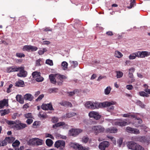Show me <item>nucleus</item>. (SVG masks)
Masks as SVG:
<instances>
[{"label":"nucleus","mask_w":150,"mask_h":150,"mask_svg":"<svg viewBox=\"0 0 150 150\" xmlns=\"http://www.w3.org/2000/svg\"><path fill=\"white\" fill-rule=\"evenodd\" d=\"M116 102L111 101H105L103 103H98V102L93 103L94 106L93 109L97 108L98 109L101 107H107L110 106L111 105L115 104Z\"/></svg>","instance_id":"1"},{"label":"nucleus","mask_w":150,"mask_h":150,"mask_svg":"<svg viewBox=\"0 0 150 150\" xmlns=\"http://www.w3.org/2000/svg\"><path fill=\"white\" fill-rule=\"evenodd\" d=\"M27 126L26 124L21 123L19 120H18L16 125H13V127L18 130L23 129Z\"/></svg>","instance_id":"2"},{"label":"nucleus","mask_w":150,"mask_h":150,"mask_svg":"<svg viewBox=\"0 0 150 150\" xmlns=\"http://www.w3.org/2000/svg\"><path fill=\"white\" fill-rule=\"evenodd\" d=\"M82 132V130L80 129H72L69 131V134L70 136L75 137Z\"/></svg>","instance_id":"3"},{"label":"nucleus","mask_w":150,"mask_h":150,"mask_svg":"<svg viewBox=\"0 0 150 150\" xmlns=\"http://www.w3.org/2000/svg\"><path fill=\"white\" fill-rule=\"evenodd\" d=\"M136 52L137 57L138 58H143L150 55V52L148 51H138Z\"/></svg>","instance_id":"4"},{"label":"nucleus","mask_w":150,"mask_h":150,"mask_svg":"<svg viewBox=\"0 0 150 150\" xmlns=\"http://www.w3.org/2000/svg\"><path fill=\"white\" fill-rule=\"evenodd\" d=\"M92 129L96 135L98 134L99 133L103 132L105 130L104 127L100 125L93 126Z\"/></svg>","instance_id":"5"},{"label":"nucleus","mask_w":150,"mask_h":150,"mask_svg":"<svg viewBox=\"0 0 150 150\" xmlns=\"http://www.w3.org/2000/svg\"><path fill=\"white\" fill-rule=\"evenodd\" d=\"M65 143L64 141L58 140L56 141L54 144V146L58 149L60 148V150L63 149L65 147Z\"/></svg>","instance_id":"6"},{"label":"nucleus","mask_w":150,"mask_h":150,"mask_svg":"<svg viewBox=\"0 0 150 150\" xmlns=\"http://www.w3.org/2000/svg\"><path fill=\"white\" fill-rule=\"evenodd\" d=\"M24 67H20L19 71V73L17 74V76L20 77H25L27 75V71L24 70Z\"/></svg>","instance_id":"7"},{"label":"nucleus","mask_w":150,"mask_h":150,"mask_svg":"<svg viewBox=\"0 0 150 150\" xmlns=\"http://www.w3.org/2000/svg\"><path fill=\"white\" fill-rule=\"evenodd\" d=\"M41 108L42 110H54L52 104L50 103L47 104L44 103L42 104L41 106Z\"/></svg>","instance_id":"8"},{"label":"nucleus","mask_w":150,"mask_h":150,"mask_svg":"<svg viewBox=\"0 0 150 150\" xmlns=\"http://www.w3.org/2000/svg\"><path fill=\"white\" fill-rule=\"evenodd\" d=\"M127 120V119L124 120L119 119L117 122H115V124L116 125L121 127L127 125V124L126 122Z\"/></svg>","instance_id":"9"},{"label":"nucleus","mask_w":150,"mask_h":150,"mask_svg":"<svg viewBox=\"0 0 150 150\" xmlns=\"http://www.w3.org/2000/svg\"><path fill=\"white\" fill-rule=\"evenodd\" d=\"M88 115L90 117H93L97 120L99 119L101 117V116L98 113L94 111L90 112Z\"/></svg>","instance_id":"10"},{"label":"nucleus","mask_w":150,"mask_h":150,"mask_svg":"<svg viewBox=\"0 0 150 150\" xmlns=\"http://www.w3.org/2000/svg\"><path fill=\"white\" fill-rule=\"evenodd\" d=\"M109 145V142L107 141H104L101 142L99 145V149L101 150H105Z\"/></svg>","instance_id":"11"},{"label":"nucleus","mask_w":150,"mask_h":150,"mask_svg":"<svg viewBox=\"0 0 150 150\" xmlns=\"http://www.w3.org/2000/svg\"><path fill=\"white\" fill-rule=\"evenodd\" d=\"M139 141L142 143H144L147 145L149 144V139H147V138H146L145 136H139Z\"/></svg>","instance_id":"12"},{"label":"nucleus","mask_w":150,"mask_h":150,"mask_svg":"<svg viewBox=\"0 0 150 150\" xmlns=\"http://www.w3.org/2000/svg\"><path fill=\"white\" fill-rule=\"evenodd\" d=\"M137 144L133 142H129L127 143V146L129 149L135 150Z\"/></svg>","instance_id":"13"},{"label":"nucleus","mask_w":150,"mask_h":150,"mask_svg":"<svg viewBox=\"0 0 150 150\" xmlns=\"http://www.w3.org/2000/svg\"><path fill=\"white\" fill-rule=\"evenodd\" d=\"M8 99L4 98L0 101V109L2 108L4 106H8Z\"/></svg>","instance_id":"14"},{"label":"nucleus","mask_w":150,"mask_h":150,"mask_svg":"<svg viewBox=\"0 0 150 150\" xmlns=\"http://www.w3.org/2000/svg\"><path fill=\"white\" fill-rule=\"evenodd\" d=\"M118 129L116 127H112L106 129V132L107 133H115L117 132Z\"/></svg>","instance_id":"15"},{"label":"nucleus","mask_w":150,"mask_h":150,"mask_svg":"<svg viewBox=\"0 0 150 150\" xmlns=\"http://www.w3.org/2000/svg\"><path fill=\"white\" fill-rule=\"evenodd\" d=\"M33 98V97L30 93H26L24 96V99L25 100L31 101Z\"/></svg>","instance_id":"16"},{"label":"nucleus","mask_w":150,"mask_h":150,"mask_svg":"<svg viewBox=\"0 0 150 150\" xmlns=\"http://www.w3.org/2000/svg\"><path fill=\"white\" fill-rule=\"evenodd\" d=\"M16 98L17 101L20 103L23 104L24 103V99L21 95L18 94L16 95Z\"/></svg>","instance_id":"17"},{"label":"nucleus","mask_w":150,"mask_h":150,"mask_svg":"<svg viewBox=\"0 0 150 150\" xmlns=\"http://www.w3.org/2000/svg\"><path fill=\"white\" fill-rule=\"evenodd\" d=\"M85 106L86 108L88 109H93L94 108L93 102L91 101H88L85 104Z\"/></svg>","instance_id":"18"},{"label":"nucleus","mask_w":150,"mask_h":150,"mask_svg":"<svg viewBox=\"0 0 150 150\" xmlns=\"http://www.w3.org/2000/svg\"><path fill=\"white\" fill-rule=\"evenodd\" d=\"M24 85V81L21 80L16 81L15 83V86L17 87H23Z\"/></svg>","instance_id":"19"},{"label":"nucleus","mask_w":150,"mask_h":150,"mask_svg":"<svg viewBox=\"0 0 150 150\" xmlns=\"http://www.w3.org/2000/svg\"><path fill=\"white\" fill-rule=\"evenodd\" d=\"M15 138L13 137H5V140H6V142L8 144L13 143L15 140Z\"/></svg>","instance_id":"20"},{"label":"nucleus","mask_w":150,"mask_h":150,"mask_svg":"<svg viewBox=\"0 0 150 150\" xmlns=\"http://www.w3.org/2000/svg\"><path fill=\"white\" fill-rule=\"evenodd\" d=\"M54 74H51L49 76V78L51 82L53 84H56L57 81L55 79L54 77Z\"/></svg>","instance_id":"21"},{"label":"nucleus","mask_w":150,"mask_h":150,"mask_svg":"<svg viewBox=\"0 0 150 150\" xmlns=\"http://www.w3.org/2000/svg\"><path fill=\"white\" fill-rule=\"evenodd\" d=\"M69 145L70 147H72L75 149H77L79 146V144L76 143L71 142L69 144Z\"/></svg>","instance_id":"22"},{"label":"nucleus","mask_w":150,"mask_h":150,"mask_svg":"<svg viewBox=\"0 0 150 150\" xmlns=\"http://www.w3.org/2000/svg\"><path fill=\"white\" fill-rule=\"evenodd\" d=\"M54 76L62 82H63V79H64L66 78V76L64 75L59 74H54Z\"/></svg>","instance_id":"23"},{"label":"nucleus","mask_w":150,"mask_h":150,"mask_svg":"<svg viewBox=\"0 0 150 150\" xmlns=\"http://www.w3.org/2000/svg\"><path fill=\"white\" fill-rule=\"evenodd\" d=\"M36 138H33L30 139L28 142V144L30 146H35V140Z\"/></svg>","instance_id":"24"},{"label":"nucleus","mask_w":150,"mask_h":150,"mask_svg":"<svg viewBox=\"0 0 150 150\" xmlns=\"http://www.w3.org/2000/svg\"><path fill=\"white\" fill-rule=\"evenodd\" d=\"M10 112V110L9 109H4V110H0V112L1 113V115L2 116L5 115L6 114L9 113Z\"/></svg>","instance_id":"25"},{"label":"nucleus","mask_w":150,"mask_h":150,"mask_svg":"<svg viewBox=\"0 0 150 150\" xmlns=\"http://www.w3.org/2000/svg\"><path fill=\"white\" fill-rule=\"evenodd\" d=\"M135 103L142 108H144L145 105L139 100H136Z\"/></svg>","instance_id":"26"},{"label":"nucleus","mask_w":150,"mask_h":150,"mask_svg":"<svg viewBox=\"0 0 150 150\" xmlns=\"http://www.w3.org/2000/svg\"><path fill=\"white\" fill-rule=\"evenodd\" d=\"M43 140L38 138H36L35 146L41 145L42 144Z\"/></svg>","instance_id":"27"},{"label":"nucleus","mask_w":150,"mask_h":150,"mask_svg":"<svg viewBox=\"0 0 150 150\" xmlns=\"http://www.w3.org/2000/svg\"><path fill=\"white\" fill-rule=\"evenodd\" d=\"M45 143L47 146L51 147L52 145L53 142L51 139H47L46 140Z\"/></svg>","instance_id":"28"},{"label":"nucleus","mask_w":150,"mask_h":150,"mask_svg":"<svg viewBox=\"0 0 150 150\" xmlns=\"http://www.w3.org/2000/svg\"><path fill=\"white\" fill-rule=\"evenodd\" d=\"M65 124V123L64 122H58L55 125H54L52 126V128H54L57 127H59L61 126H62Z\"/></svg>","instance_id":"29"},{"label":"nucleus","mask_w":150,"mask_h":150,"mask_svg":"<svg viewBox=\"0 0 150 150\" xmlns=\"http://www.w3.org/2000/svg\"><path fill=\"white\" fill-rule=\"evenodd\" d=\"M58 89L57 88H50L48 89V92L50 93H57L58 92Z\"/></svg>","instance_id":"30"},{"label":"nucleus","mask_w":150,"mask_h":150,"mask_svg":"<svg viewBox=\"0 0 150 150\" xmlns=\"http://www.w3.org/2000/svg\"><path fill=\"white\" fill-rule=\"evenodd\" d=\"M20 144V142L18 140H16L14 142H13L12 145L14 148H15L18 147Z\"/></svg>","instance_id":"31"},{"label":"nucleus","mask_w":150,"mask_h":150,"mask_svg":"<svg viewBox=\"0 0 150 150\" xmlns=\"http://www.w3.org/2000/svg\"><path fill=\"white\" fill-rule=\"evenodd\" d=\"M40 73L39 72L37 71H35L32 73V75L33 78H37L40 75Z\"/></svg>","instance_id":"32"},{"label":"nucleus","mask_w":150,"mask_h":150,"mask_svg":"<svg viewBox=\"0 0 150 150\" xmlns=\"http://www.w3.org/2000/svg\"><path fill=\"white\" fill-rule=\"evenodd\" d=\"M115 57L118 58H120L123 56L122 54L118 51H115Z\"/></svg>","instance_id":"33"},{"label":"nucleus","mask_w":150,"mask_h":150,"mask_svg":"<svg viewBox=\"0 0 150 150\" xmlns=\"http://www.w3.org/2000/svg\"><path fill=\"white\" fill-rule=\"evenodd\" d=\"M30 45H26L23 46V50L24 51L30 52Z\"/></svg>","instance_id":"34"},{"label":"nucleus","mask_w":150,"mask_h":150,"mask_svg":"<svg viewBox=\"0 0 150 150\" xmlns=\"http://www.w3.org/2000/svg\"><path fill=\"white\" fill-rule=\"evenodd\" d=\"M138 94L141 96L143 97H148L149 95L144 91H140L138 93Z\"/></svg>","instance_id":"35"},{"label":"nucleus","mask_w":150,"mask_h":150,"mask_svg":"<svg viewBox=\"0 0 150 150\" xmlns=\"http://www.w3.org/2000/svg\"><path fill=\"white\" fill-rule=\"evenodd\" d=\"M44 79V78L40 75L37 78L35 79V80L38 82H40L42 81Z\"/></svg>","instance_id":"36"},{"label":"nucleus","mask_w":150,"mask_h":150,"mask_svg":"<svg viewBox=\"0 0 150 150\" xmlns=\"http://www.w3.org/2000/svg\"><path fill=\"white\" fill-rule=\"evenodd\" d=\"M20 67H17L16 66L11 67L12 72L18 71L20 69Z\"/></svg>","instance_id":"37"},{"label":"nucleus","mask_w":150,"mask_h":150,"mask_svg":"<svg viewBox=\"0 0 150 150\" xmlns=\"http://www.w3.org/2000/svg\"><path fill=\"white\" fill-rule=\"evenodd\" d=\"M17 120H16L15 121H11V120H7L6 121V123L9 125H11L15 124L16 125V122H17Z\"/></svg>","instance_id":"38"},{"label":"nucleus","mask_w":150,"mask_h":150,"mask_svg":"<svg viewBox=\"0 0 150 150\" xmlns=\"http://www.w3.org/2000/svg\"><path fill=\"white\" fill-rule=\"evenodd\" d=\"M137 57L136 52L133 53L130 55L129 58L130 59H135Z\"/></svg>","instance_id":"39"},{"label":"nucleus","mask_w":150,"mask_h":150,"mask_svg":"<svg viewBox=\"0 0 150 150\" xmlns=\"http://www.w3.org/2000/svg\"><path fill=\"white\" fill-rule=\"evenodd\" d=\"M76 115V113L74 112H71L66 114V117L70 118Z\"/></svg>","instance_id":"40"},{"label":"nucleus","mask_w":150,"mask_h":150,"mask_svg":"<svg viewBox=\"0 0 150 150\" xmlns=\"http://www.w3.org/2000/svg\"><path fill=\"white\" fill-rule=\"evenodd\" d=\"M116 73L117 77V78L122 77L123 74V73L122 71H116Z\"/></svg>","instance_id":"41"},{"label":"nucleus","mask_w":150,"mask_h":150,"mask_svg":"<svg viewBox=\"0 0 150 150\" xmlns=\"http://www.w3.org/2000/svg\"><path fill=\"white\" fill-rule=\"evenodd\" d=\"M111 90V88L110 87H108L105 90V93L106 95L109 94Z\"/></svg>","instance_id":"42"},{"label":"nucleus","mask_w":150,"mask_h":150,"mask_svg":"<svg viewBox=\"0 0 150 150\" xmlns=\"http://www.w3.org/2000/svg\"><path fill=\"white\" fill-rule=\"evenodd\" d=\"M45 63L51 66H52L53 64L52 60L49 59L46 60Z\"/></svg>","instance_id":"43"},{"label":"nucleus","mask_w":150,"mask_h":150,"mask_svg":"<svg viewBox=\"0 0 150 150\" xmlns=\"http://www.w3.org/2000/svg\"><path fill=\"white\" fill-rule=\"evenodd\" d=\"M7 144L6 140H5V138L4 140L0 141V146H5Z\"/></svg>","instance_id":"44"},{"label":"nucleus","mask_w":150,"mask_h":150,"mask_svg":"<svg viewBox=\"0 0 150 150\" xmlns=\"http://www.w3.org/2000/svg\"><path fill=\"white\" fill-rule=\"evenodd\" d=\"M26 20V18L23 16L21 17L19 19L20 21L23 22V23H26L27 22Z\"/></svg>","instance_id":"45"},{"label":"nucleus","mask_w":150,"mask_h":150,"mask_svg":"<svg viewBox=\"0 0 150 150\" xmlns=\"http://www.w3.org/2000/svg\"><path fill=\"white\" fill-rule=\"evenodd\" d=\"M88 140L89 138L88 137H83L82 138V142L84 143H87Z\"/></svg>","instance_id":"46"},{"label":"nucleus","mask_w":150,"mask_h":150,"mask_svg":"<svg viewBox=\"0 0 150 150\" xmlns=\"http://www.w3.org/2000/svg\"><path fill=\"white\" fill-rule=\"evenodd\" d=\"M16 56L18 57L22 58L25 57V55L23 53H17L16 54Z\"/></svg>","instance_id":"47"},{"label":"nucleus","mask_w":150,"mask_h":150,"mask_svg":"<svg viewBox=\"0 0 150 150\" xmlns=\"http://www.w3.org/2000/svg\"><path fill=\"white\" fill-rule=\"evenodd\" d=\"M132 133L134 134H138L140 133V131L138 129L133 128Z\"/></svg>","instance_id":"48"},{"label":"nucleus","mask_w":150,"mask_h":150,"mask_svg":"<svg viewBox=\"0 0 150 150\" xmlns=\"http://www.w3.org/2000/svg\"><path fill=\"white\" fill-rule=\"evenodd\" d=\"M126 129L128 132L132 133L133 128L129 127H127Z\"/></svg>","instance_id":"49"},{"label":"nucleus","mask_w":150,"mask_h":150,"mask_svg":"<svg viewBox=\"0 0 150 150\" xmlns=\"http://www.w3.org/2000/svg\"><path fill=\"white\" fill-rule=\"evenodd\" d=\"M135 150H144V149L142 146L137 144L136 146V149Z\"/></svg>","instance_id":"50"},{"label":"nucleus","mask_w":150,"mask_h":150,"mask_svg":"<svg viewBox=\"0 0 150 150\" xmlns=\"http://www.w3.org/2000/svg\"><path fill=\"white\" fill-rule=\"evenodd\" d=\"M76 90H74L73 91L67 92V93L68 94V96L69 97L73 96L75 94Z\"/></svg>","instance_id":"51"},{"label":"nucleus","mask_w":150,"mask_h":150,"mask_svg":"<svg viewBox=\"0 0 150 150\" xmlns=\"http://www.w3.org/2000/svg\"><path fill=\"white\" fill-rule=\"evenodd\" d=\"M44 95L43 94L40 95L38 98L36 99V101H40L44 97Z\"/></svg>","instance_id":"52"},{"label":"nucleus","mask_w":150,"mask_h":150,"mask_svg":"<svg viewBox=\"0 0 150 150\" xmlns=\"http://www.w3.org/2000/svg\"><path fill=\"white\" fill-rule=\"evenodd\" d=\"M24 117L26 118L32 117V114L31 113H28L26 114H25Z\"/></svg>","instance_id":"53"},{"label":"nucleus","mask_w":150,"mask_h":150,"mask_svg":"<svg viewBox=\"0 0 150 150\" xmlns=\"http://www.w3.org/2000/svg\"><path fill=\"white\" fill-rule=\"evenodd\" d=\"M41 59H39L36 60L35 62V64L36 66H40L41 65L40 63V62L41 61Z\"/></svg>","instance_id":"54"},{"label":"nucleus","mask_w":150,"mask_h":150,"mask_svg":"<svg viewBox=\"0 0 150 150\" xmlns=\"http://www.w3.org/2000/svg\"><path fill=\"white\" fill-rule=\"evenodd\" d=\"M45 137H46L50 138L53 139H54V137L51 134L49 133H46L45 134Z\"/></svg>","instance_id":"55"},{"label":"nucleus","mask_w":150,"mask_h":150,"mask_svg":"<svg viewBox=\"0 0 150 150\" xmlns=\"http://www.w3.org/2000/svg\"><path fill=\"white\" fill-rule=\"evenodd\" d=\"M30 50L31 51H36L38 48L35 46H33L30 45Z\"/></svg>","instance_id":"56"},{"label":"nucleus","mask_w":150,"mask_h":150,"mask_svg":"<svg viewBox=\"0 0 150 150\" xmlns=\"http://www.w3.org/2000/svg\"><path fill=\"white\" fill-rule=\"evenodd\" d=\"M13 85L12 84H10L8 86V88H7L6 92L7 93H9L11 92V88L12 87Z\"/></svg>","instance_id":"57"},{"label":"nucleus","mask_w":150,"mask_h":150,"mask_svg":"<svg viewBox=\"0 0 150 150\" xmlns=\"http://www.w3.org/2000/svg\"><path fill=\"white\" fill-rule=\"evenodd\" d=\"M139 137V136H136L132 137V140L133 141L138 142Z\"/></svg>","instance_id":"58"},{"label":"nucleus","mask_w":150,"mask_h":150,"mask_svg":"<svg viewBox=\"0 0 150 150\" xmlns=\"http://www.w3.org/2000/svg\"><path fill=\"white\" fill-rule=\"evenodd\" d=\"M33 120L32 118L28 119L26 121V122L28 125H30L33 122Z\"/></svg>","instance_id":"59"},{"label":"nucleus","mask_w":150,"mask_h":150,"mask_svg":"<svg viewBox=\"0 0 150 150\" xmlns=\"http://www.w3.org/2000/svg\"><path fill=\"white\" fill-rule=\"evenodd\" d=\"M122 115L125 117H131V115L130 114V113H129Z\"/></svg>","instance_id":"60"},{"label":"nucleus","mask_w":150,"mask_h":150,"mask_svg":"<svg viewBox=\"0 0 150 150\" xmlns=\"http://www.w3.org/2000/svg\"><path fill=\"white\" fill-rule=\"evenodd\" d=\"M58 118L55 117H53L52 120V121L53 123H56L58 122Z\"/></svg>","instance_id":"61"},{"label":"nucleus","mask_w":150,"mask_h":150,"mask_svg":"<svg viewBox=\"0 0 150 150\" xmlns=\"http://www.w3.org/2000/svg\"><path fill=\"white\" fill-rule=\"evenodd\" d=\"M61 66L63 70H66V61H63L62 63Z\"/></svg>","instance_id":"62"},{"label":"nucleus","mask_w":150,"mask_h":150,"mask_svg":"<svg viewBox=\"0 0 150 150\" xmlns=\"http://www.w3.org/2000/svg\"><path fill=\"white\" fill-rule=\"evenodd\" d=\"M78 150H86L85 147H84L81 144H79V146L78 147Z\"/></svg>","instance_id":"63"},{"label":"nucleus","mask_w":150,"mask_h":150,"mask_svg":"<svg viewBox=\"0 0 150 150\" xmlns=\"http://www.w3.org/2000/svg\"><path fill=\"white\" fill-rule=\"evenodd\" d=\"M66 106L68 107L72 108L73 105L69 101H66Z\"/></svg>","instance_id":"64"}]
</instances>
